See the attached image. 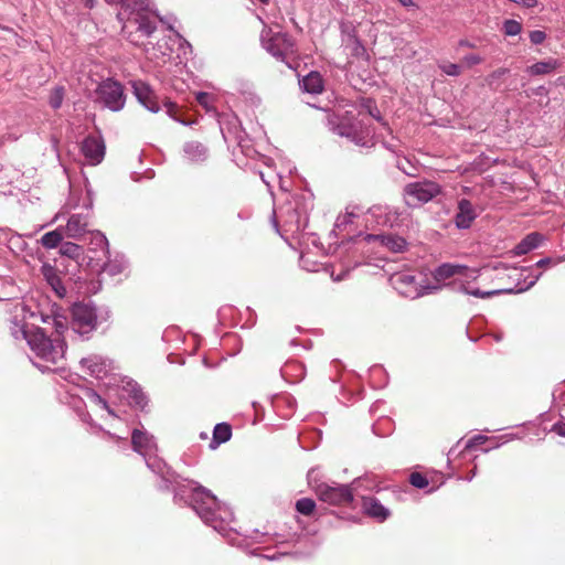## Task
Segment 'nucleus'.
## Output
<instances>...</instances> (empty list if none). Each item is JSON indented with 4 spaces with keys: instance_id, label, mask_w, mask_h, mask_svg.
I'll return each mask as SVG.
<instances>
[{
    "instance_id": "nucleus-1",
    "label": "nucleus",
    "mask_w": 565,
    "mask_h": 565,
    "mask_svg": "<svg viewBox=\"0 0 565 565\" xmlns=\"http://www.w3.org/2000/svg\"><path fill=\"white\" fill-rule=\"evenodd\" d=\"M479 276L480 269L469 268L465 265L452 263H444L433 271V278L437 282L436 285L449 278L456 277L449 284V286H451L455 291L481 299H487L495 295L518 294L526 291L536 284L541 277V274L534 275L530 273L529 268H523L521 270L514 269L513 273L509 275V278L515 281L514 286L489 291H482L479 288H473L470 286V282L477 280Z\"/></svg>"
},
{
    "instance_id": "nucleus-2",
    "label": "nucleus",
    "mask_w": 565,
    "mask_h": 565,
    "mask_svg": "<svg viewBox=\"0 0 565 565\" xmlns=\"http://www.w3.org/2000/svg\"><path fill=\"white\" fill-rule=\"evenodd\" d=\"M120 4L117 13L122 23V35L131 44H141L143 38H149L156 30L157 15L151 10V0H105Z\"/></svg>"
},
{
    "instance_id": "nucleus-3",
    "label": "nucleus",
    "mask_w": 565,
    "mask_h": 565,
    "mask_svg": "<svg viewBox=\"0 0 565 565\" xmlns=\"http://www.w3.org/2000/svg\"><path fill=\"white\" fill-rule=\"evenodd\" d=\"M190 505L199 518L215 531L225 535L230 524L234 521L233 511L217 501L212 492L194 482H189Z\"/></svg>"
},
{
    "instance_id": "nucleus-4",
    "label": "nucleus",
    "mask_w": 565,
    "mask_h": 565,
    "mask_svg": "<svg viewBox=\"0 0 565 565\" xmlns=\"http://www.w3.org/2000/svg\"><path fill=\"white\" fill-rule=\"evenodd\" d=\"M54 324L56 337H47L41 328H34V332L28 338V344L34 353L32 363L42 372L55 371L51 365H55L64 359L65 343L60 335L65 327L56 319H54Z\"/></svg>"
},
{
    "instance_id": "nucleus-5",
    "label": "nucleus",
    "mask_w": 565,
    "mask_h": 565,
    "mask_svg": "<svg viewBox=\"0 0 565 565\" xmlns=\"http://www.w3.org/2000/svg\"><path fill=\"white\" fill-rule=\"evenodd\" d=\"M131 444L134 450L145 458L147 467L160 477L159 489L168 490L172 484L178 483V476L157 456L158 447L152 435L135 428L131 431Z\"/></svg>"
},
{
    "instance_id": "nucleus-6",
    "label": "nucleus",
    "mask_w": 565,
    "mask_h": 565,
    "mask_svg": "<svg viewBox=\"0 0 565 565\" xmlns=\"http://www.w3.org/2000/svg\"><path fill=\"white\" fill-rule=\"evenodd\" d=\"M307 478L309 487L320 501L331 505H347L352 502L353 493L349 486L322 481L317 468L310 469Z\"/></svg>"
},
{
    "instance_id": "nucleus-7",
    "label": "nucleus",
    "mask_w": 565,
    "mask_h": 565,
    "mask_svg": "<svg viewBox=\"0 0 565 565\" xmlns=\"http://www.w3.org/2000/svg\"><path fill=\"white\" fill-rule=\"evenodd\" d=\"M111 313L107 307H96L93 302H78L72 308V328L84 335L94 331L99 323L109 320Z\"/></svg>"
},
{
    "instance_id": "nucleus-8",
    "label": "nucleus",
    "mask_w": 565,
    "mask_h": 565,
    "mask_svg": "<svg viewBox=\"0 0 565 565\" xmlns=\"http://www.w3.org/2000/svg\"><path fill=\"white\" fill-rule=\"evenodd\" d=\"M260 42L271 56L291 67L289 58L296 55L297 49L295 40L289 34L274 31L271 28L264 25Z\"/></svg>"
},
{
    "instance_id": "nucleus-9",
    "label": "nucleus",
    "mask_w": 565,
    "mask_h": 565,
    "mask_svg": "<svg viewBox=\"0 0 565 565\" xmlns=\"http://www.w3.org/2000/svg\"><path fill=\"white\" fill-rule=\"evenodd\" d=\"M307 221V209L301 205L299 196L274 210V225L277 228L278 222H282L286 231L297 232L305 227Z\"/></svg>"
},
{
    "instance_id": "nucleus-10",
    "label": "nucleus",
    "mask_w": 565,
    "mask_h": 565,
    "mask_svg": "<svg viewBox=\"0 0 565 565\" xmlns=\"http://www.w3.org/2000/svg\"><path fill=\"white\" fill-rule=\"evenodd\" d=\"M393 288L402 296L416 299L424 295H430L438 292L441 285H419L417 284L415 276L408 273H396L390 278Z\"/></svg>"
},
{
    "instance_id": "nucleus-11",
    "label": "nucleus",
    "mask_w": 565,
    "mask_h": 565,
    "mask_svg": "<svg viewBox=\"0 0 565 565\" xmlns=\"http://www.w3.org/2000/svg\"><path fill=\"white\" fill-rule=\"evenodd\" d=\"M441 192V186L434 181L408 183L404 188L405 202L408 206H419L431 201Z\"/></svg>"
},
{
    "instance_id": "nucleus-12",
    "label": "nucleus",
    "mask_w": 565,
    "mask_h": 565,
    "mask_svg": "<svg viewBox=\"0 0 565 565\" xmlns=\"http://www.w3.org/2000/svg\"><path fill=\"white\" fill-rule=\"evenodd\" d=\"M334 132L341 137L348 138L360 147H370L373 145V131L363 119H358L352 122L342 120L334 127Z\"/></svg>"
},
{
    "instance_id": "nucleus-13",
    "label": "nucleus",
    "mask_w": 565,
    "mask_h": 565,
    "mask_svg": "<svg viewBox=\"0 0 565 565\" xmlns=\"http://www.w3.org/2000/svg\"><path fill=\"white\" fill-rule=\"evenodd\" d=\"M97 95L103 105L111 111H118L125 106L124 87L117 81L108 78L102 82L97 88Z\"/></svg>"
},
{
    "instance_id": "nucleus-14",
    "label": "nucleus",
    "mask_w": 565,
    "mask_h": 565,
    "mask_svg": "<svg viewBox=\"0 0 565 565\" xmlns=\"http://www.w3.org/2000/svg\"><path fill=\"white\" fill-rule=\"evenodd\" d=\"M147 38L142 39L141 44H136L137 46H143L145 54L148 60L154 61L156 63H166L167 58L173 51V45L177 41H181V36L179 33H174V35H163L161 39L157 41V43L145 42Z\"/></svg>"
},
{
    "instance_id": "nucleus-15",
    "label": "nucleus",
    "mask_w": 565,
    "mask_h": 565,
    "mask_svg": "<svg viewBox=\"0 0 565 565\" xmlns=\"http://www.w3.org/2000/svg\"><path fill=\"white\" fill-rule=\"evenodd\" d=\"M79 363L83 370L97 380L113 375V361L105 356L92 354L87 358H83Z\"/></svg>"
},
{
    "instance_id": "nucleus-16",
    "label": "nucleus",
    "mask_w": 565,
    "mask_h": 565,
    "mask_svg": "<svg viewBox=\"0 0 565 565\" xmlns=\"http://www.w3.org/2000/svg\"><path fill=\"white\" fill-rule=\"evenodd\" d=\"M105 142L102 137L88 136L81 145V152L90 166L99 164L105 157Z\"/></svg>"
},
{
    "instance_id": "nucleus-17",
    "label": "nucleus",
    "mask_w": 565,
    "mask_h": 565,
    "mask_svg": "<svg viewBox=\"0 0 565 565\" xmlns=\"http://www.w3.org/2000/svg\"><path fill=\"white\" fill-rule=\"evenodd\" d=\"M118 386L121 390V397L126 398L129 404L143 411L148 404V397L142 392L140 386L132 380L124 377L120 380Z\"/></svg>"
},
{
    "instance_id": "nucleus-18",
    "label": "nucleus",
    "mask_w": 565,
    "mask_h": 565,
    "mask_svg": "<svg viewBox=\"0 0 565 565\" xmlns=\"http://www.w3.org/2000/svg\"><path fill=\"white\" fill-rule=\"evenodd\" d=\"M369 215L380 226H396L399 222L401 213L397 209L390 205H374L369 210Z\"/></svg>"
},
{
    "instance_id": "nucleus-19",
    "label": "nucleus",
    "mask_w": 565,
    "mask_h": 565,
    "mask_svg": "<svg viewBox=\"0 0 565 565\" xmlns=\"http://www.w3.org/2000/svg\"><path fill=\"white\" fill-rule=\"evenodd\" d=\"M131 84L138 102L151 113H158L160 106L150 86L142 81H134Z\"/></svg>"
},
{
    "instance_id": "nucleus-20",
    "label": "nucleus",
    "mask_w": 565,
    "mask_h": 565,
    "mask_svg": "<svg viewBox=\"0 0 565 565\" xmlns=\"http://www.w3.org/2000/svg\"><path fill=\"white\" fill-rule=\"evenodd\" d=\"M476 217L477 213L471 202L466 199L460 200L458 203V212L455 217L456 226L461 230L469 228Z\"/></svg>"
},
{
    "instance_id": "nucleus-21",
    "label": "nucleus",
    "mask_w": 565,
    "mask_h": 565,
    "mask_svg": "<svg viewBox=\"0 0 565 565\" xmlns=\"http://www.w3.org/2000/svg\"><path fill=\"white\" fill-rule=\"evenodd\" d=\"M88 227V213L72 214L66 224V235L79 238L86 234Z\"/></svg>"
},
{
    "instance_id": "nucleus-22",
    "label": "nucleus",
    "mask_w": 565,
    "mask_h": 565,
    "mask_svg": "<svg viewBox=\"0 0 565 565\" xmlns=\"http://www.w3.org/2000/svg\"><path fill=\"white\" fill-rule=\"evenodd\" d=\"M209 157L207 148L199 141H188L183 146V158L190 163H202Z\"/></svg>"
},
{
    "instance_id": "nucleus-23",
    "label": "nucleus",
    "mask_w": 565,
    "mask_h": 565,
    "mask_svg": "<svg viewBox=\"0 0 565 565\" xmlns=\"http://www.w3.org/2000/svg\"><path fill=\"white\" fill-rule=\"evenodd\" d=\"M362 509L365 514L376 519L379 522H383L390 516V510L374 497L363 498Z\"/></svg>"
},
{
    "instance_id": "nucleus-24",
    "label": "nucleus",
    "mask_w": 565,
    "mask_h": 565,
    "mask_svg": "<svg viewBox=\"0 0 565 565\" xmlns=\"http://www.w3.org/2000/svg\"><path fill=\"white\" fill-rule=\"evenodd\" d=\"M41 271H42L44 279L51 286L53 291L60 298L64 297L66 294V289L62 284V280L57 274V270L53 266H51L49 264H44L41 268Z\"/></svg>"
},
{
    "instance_id": "nucleus-25",
    "label": "nucleus",
    "mask_w": 565,
    "mask_h": 565,
    "mask_svg": "<svg viewBox=\"0 0 565 565\" xmlns=\"http://www.w3.org/2000/svg\"><path fill=\"white\" fill-rule=\"evenodd\" d=\"M281 376L289 383H298L305 376V366L298 361H288L280 369Z\"/></svg>"
},
{
    "instance_id": "nucleus-26",
    "label": "nucleus",
    "mask_w": 565,
    "mask_h": 565,
    "mask_svg": "<svg viewBox=\"0 0 565 565\" xmlns=\"http://www.w3.org/2000/svg\"><path fill=\"white\" fill-rule=\"evenodd\" d=\"M543 242V236L540 233L527 234L520 243L513 248V254L516 256L525 255L531 250L537 248Z\"/></svg>"
},
{
    "instance_id": "nucleus-27",
    "label": "nucleus",
    "mask_w": 565,
    "mask_h": 565,
    "mask_svg": "<svg viewBox=\"0 0 565 565\" xmlns=\"http://www.w3.org/2000/svg\"><path fill=\"white\" fill-rule=\"evenodd\" d=\"M559 66L561 63L558 60L548 58L545 61L537 62L531 66H527L526 73H529L531 76L546 75L552 73Z\"/></svg>"
},
{
    "instance_id": "nucleus-28",
    "label": "nucleus",
    "mask_w": 565,
    "mask_h": 565,
    "mask_svg": "<svg viewBox=\"0 0 565 565\" xmlns=\"http://www.w3.org/2000/svg\"><path fill=\"white\" fill-rule=\"evenodd\" d=\"M301 88L310 94H319L323 89L322 77L317 72H310L300 81Z\"/></svg>"
},
{
    "instance_id": "nucleus-29",
    "label": "nucleus",
    "mask_w": 565,
    "mask_h": 565,
    "mask_svg": "<svg viewBox=\"0 0 565 565\" xmlns=\"http://www.w3.org/2000/svg\"><path fill=\"white\" fill-rule=\"evenodd\" d=\"M84 398L85 401L90 405L95 406L102 409H105L110 415H115L111 408L109 407L108 403L105 398H103L98 393H96L94 390L87 388L84 391Z\"/></svg>"
},
{
    "instance_id": "nucleus-30",
    "label": "nucleus",
    "mask_w": 565,
    "mask_h": 565,
    "mask_svg": "<svg viewBox=\"0 0 565 565\" xmlns=\"http://www.w3.org/2000/svg\"><path fill=\"white\" fill-rule=\"evenodd\" d=\"M356 218V214L353 212H345L337 217L334 223L333 233L335 235L347 232L348 228L353 224Z\"/></svg>"
},
{
    "instance_id": "nucleus-31",
    "label": "nucleus",
    "mask_w": 565,
    "mask_h": 565,
    "mask_svg": "<svg viewBox=\"0 0 565 565\" xmlns=\"http://www.w3.org/2000/svg\"><path fill=\"white\" fill-rule=\"evenodd\" d=\"M232 436V428L226 423L216 424L213 430V440L212 444H223L230 440Z\"/></svg>"
},
{
    "instance_id": "nucleus-32",
    "label": "nucleus",
    "mask_w": 565,
    "mask_h": 565,
    "mask_svg": "<svg viewBox=\"0 0 565 565\" xmlns=\"http://www.w3.org/2000/svg\"><path fill=\"white\" fill-rule=\"evenodd\" d=\"M383 246L387 247L394 253H399L405 249L407 243L401 236L386 235L381 237Z\"/></svg>"
},
{
    "instance_id": "nucleus-33",
    "label": "nucleus",
    "mask_w": 565,
    "mask_h": 565,
    "mask_svg": "<svg viewBox=\"0 0 565 565\" xmlns=\"http://www.w3.org/2000/svg\"><path fill=\"white\" fill-rule=\"evenodd\" d=\"M11 334L15 339H25L28 341L29 335L34 332V329H29L23 322L18 319L12 320L11 322Z\"/></svg>"
},
{
    "instance_id": "nucleus-34",
    "label": "nucleus",
    "mask_w": 565,
    "mask_h": 565,
    "mask_svg": "<svg viewBox=\"0 0 565 565\" xmlns=\"http://www.w3.org/2000/svg\"><path fill=\"white\" fill-rule=\"evenodd\" d=\"M62 239V234L58 232V230H55L45 233L41 238V243L45 248H55L60 245Z\"/></svg>"
},
{
    "instance_id": "nucleus-35",
    "label": "nucleus",
    "mask_w": 565,
    "mask_h": 565,
    "mask_svg": "<svg viewBox=\"0 0 565 565\" xmlns=\"http://www.w3.org/2000/svg\"><path fill=\"white\" fill-rule=\"evenodd\" d=\"M316 509V502L310 498H302L296 502V510L302 515H311Z\"/></svg>"
},
{
    "instance_id": "nucleus-36",
    "label": "nucleus",
    "mask_w": 565,
    "mask_h": 565,
    "mask_svg": "<svg viewBox=\"0 0 565 565\" xmlns=\"http://www.w3.org/2000/svg\"><path fill=\"white\" fill-rule=\"evenodd\" d=\"M502 30L507 36H515L521 33L522 24L516 20L508 19L503 22Z\"/></svg>"
},
{
    "instance_id": "nucleus-37",
    "label": "nucleus",
    "mask_w": 565,
    "mask_h": 565,
    "mask_svg": "<svg viewBox=\"0 0 565 565\" xmlns=\"http://www.w3.org/2000/svg\"><path fill=\"white\" fill-rule=\"evenodd\" d=\"M64 98V88L61 86H57L53 89V92L50 95L49 104L52 108L57 109L62 106Z\"/></svg>"
},
{
    "instance_id": "nucleus-38",
    "label": "nucleus",
    "mask_w": 565,
    "mask_h": 565,
    "mask_svg": "<svg viewBox=\"0 0 565 565\" xmlns=\"http://www.w3.org/2000/svg\"><path fill=\"white\" fill-rule=\"evenodd\" d=\"M163 108H164L167 115L170 116L171 118H173L175 121H178V122H180V124H182L184 126L191 125V122H188V121L182 120V119L177 117L175 113H177L178 106L173 102L166 100L163 103Z\"/></svg>"
},
{
    "instance_id": "nucleus-39",
    "label": "nucleus",
    "mask_w": 565,
    "mask_h": 565,
    "mask_svg": "<svg viewBox=\"0 0 565 565\" xmlns=\"http://www.w3.org/2000/svg\"><path fill=\"white\" fill-rule=\"evenodd\" d=\"M124 260L108 262L104 265V271L108 273L111 276L120 274L124 270Z\"/></svg>"
},
{
    "instance_id": "nucleus-40",
    "label": "nucleus",
    "mask_w": 565,
    "mask_h": 565,
    "mask_svg": "<svg viewBox=\"0 0 565 565\" xmlns=\"http://www.w3.org/2000/svg\"><path fill=\"white\" fill-rule=\"evenodd\" d=\"M409 482L413 487H415L417 489H424L428 486L427 478L419 472H413L409 476Z\"/></svg>"
},
{
    "instance_id": "nucleus-41",
    "label": "nucleus",
    "mask_w": 565,
    "mask_h": 565,
    "mask_svg": "<svg viewBox=\"0 0 565 565\" xmlns=\"http://www.w3.org/2000/svg\"><path fill=\"white\" fill-rule=\"evenodd\" d=\"M439 67L448 76H459L461 73L460 66L455 63H444Z\"/></svg>"
},
{
    "instance_id": "nucleus-42",
    "label": "nucleus",
    "mask_w": 565,
    "mask_h": 565,
    "mask_svg": "<svg viewBox=\"0 0 565 565\" xmlns=\"http://www.w3.org/2000/svg\"><path fill=\"white\" fill-rule=\"evenodd\" d=\"M348 41L352 44V52L354 55H360L364 52V46L361 41L355 36V34H349Z\"/></svg>"
},
{
    "instance_id": "nucleus-43",
    "label": "nucleus",
    "mask_w": 565,
    "mask_h": 565,
    "mask_svg": "<svg viewBox=\"0 0 565 565\" xmlns=\"http://www.w3.org/2000/svg\"><path fill=\"white\" fill-rule=\"evenodd\" d=\"M79 249L78 245L68 242L62 245L61 252L64 255L73 257L79 254Z\"/></svg>"
},
{
    "instance_id": "nucleus-44",
    "label": "nucleus",
    "mask_w": 565,
    "mask_h": 565,
    "mask_svg": "<svg viewBox=\"0 0 565 565\" xmlns=\"http://www.w3.org/2000/svg\"><path fill=\"white\" fill-rule=\"evenodd\" d=\"M529 38L532 44L539 45L545 41L546 33L541 30H534L530 32Z\"/></svg>"
},
{
    "instance_id": "nucleus-45",
    "label": "nucleus",
    "mask_w": 565,
    "mask_h": 565,
    "mask_svg": "<svg viewBox=\"0 0 565 565\" xmlns=\"http://www.w3.org/2000/svg\"><path fill=\"white\" fill-rule=\"evenodd\" d=\"M299 262H300V266H301L303 269L308 270V271H318V270H319V265H318V264H316V263L311 264V263L309 262L308 256H307V255H305V254H302V255L300 256V260H299Z\"/></svg>"
},
{
    "instance_id": "nucleus-46",
    "label": "nucleus",
    "mask_w": 565,
    "mask_h": 565,
    "mask_svg": "<svg viewBox=\"0 0 565 565\" xmlns=\"http://www.w3.org/2000/svg\"><path fill=\"white\" fill-rule=\"evenodd\" d=\"M196 100L199 102L200 105H202L205 109H210V103L212 100V97L209 93H205V92H199L196 94Z\"/></svg>"
},
{
    "instance_id": "nucleus-47",
    "label": "nucleus",
    "mask_w": 565,
    "mask_h": 565,
    "mask_svg": "<svg viewBox=\"0 0 565 565\" xmlns=\"http://www.w3.org/2000/svg\"><path fill=\"white\" fill-rule=\"evenodd\" d=\"M487 440V437L483 435H476L472 438L468 439L465 449H471L477 445H481Z\"/></svg>"
},
{
    "instance_id": "nucleus-48",
    "label": "nucleus",
    "mask_w": 565,
    "mask_h": 565,
    "mask_svg": "<svg viewBox=\"0 0 565 565\" xmlns=\"http://www.w3.org/2000/svg\"><path fill=\"white\" fill-rule=\"evenodd\" d=\"M463 62L467 63V65L472 66L480 64L482 58L477 54H469L463 57Z\"/></svg>"
},
{
    "instance_id": "nucleus-49",
    "label": "nucleus",
    "mask_w": 565,
    "mask_h": 565,
    "mask_svg": "<svg viewBox=\"0 0 565 565\" xmlns=\"http://www.w3.org/2000/svg\"><path fill=\"white\" fill-rule=\"evenodd\" d=\"M509 73V70L505 68V67H501V68H498L495 71H493L490 75H489V81L492 82L494 79H498L504 75H507Z\"/></svg>"
},
{
    "instance_id": "nucleus-50",
    "label": "nucleus",
    "mask_w": 565,
    "mask_h": 565,
    "mask_svg": "<svg viewBox=\"0 0 565 565\" xmlns=\"http://www.w3.org/2000/svg\"><path fill=\"white\" fill-rule=\"evenodd\" d=\"M553 433L557 434L558 436L561 437H564L565 438V423L563 422H557L555 423L553 426H552V429H551Z\"/></svg>"
},
{
    "instance_id": "nucleus-51",
    "label": "nucleus",
    "mask_w": 565,
    "mask_h": 565,
    "mask_svg": "<svg viewBox=\"0 0 565 565\" xmlns=\"http://www.w3.org/2000/svg\"><path fill=\"white\" fill-rule=\"evenodd\" d=\"M366 108H367V113L370 116H372L374 119H376L379 121L382 120V117H381L380 111L376 106L367 105Z\"/></svg>"
},
{
    "instance_id": "nucleus-52",
    "label": "nucleus",
    "mask_w": 565,
    "mask_h": 565,
    "mask_svg": "<svg viewBox=\"0 0 565 565\" xmlns=\"http://www.w3.org/2000/svg\"><path fill=\"white\" fill-rule=\"evenodd\" d=\"M553 263H554V260L552 258L545 257V258H542L539 262H536L535 267L544 268V267H546V266H548V265H551Z\"/></svg>"
},
{
    "instance_id": "nucleus-53",
    "label": "nucleus",
    "mask_w": 565,
    "mask_h": 565,
    "mask_svg": "<svg viewBox=\"0 0 565 565\" xmlns=\"http://www.w3.org/2000/svg\"><path fill=\"white\" fill-rule=\"evenodd\" d=\"M96 238L98 239L99 244L105 245V246L108 245L107 238H106V236L104 234L98 232L96 234Z\"/></svg>"
},
{
    "instance_id": "nucleus-54",
    "label": "nucleus",
    "mask_w": 565,
    "mask_h": 565,
    "mask_svg": "<svg viewBox=\"0 0 565 565\" xmlns=\"http://www.w3.org/2000/svg\"><path fill=\"white\" fill-rule=\"evenodd\" d=\"M404 7H414L415 3L413 0H397Z\"/></svg>"
},
{
    "instance_id": "nucleus-55",
    "label": "nucleus",
    "mask_w": 565,
    "mask_h": 565,
    "mask_svg": "<svg viewBox=\"0 0 565 565\" xmlns=\"http://www.w3.org/2000/svg\"><path fill=\"white\" fill-rule=\"evenodd\" d=\"M85 7L93 8L95 6L96 0H83Z\"/></svg>"
},
{
    "instance_id": "nucleus-56",
    "label": "nucleus",
    "mask_w": 565,
    "mask_h": 565,
    "mask_svg": "<svg viewBox=\"0 0 565 565\" xmlns=\"http://www.w3.org/2000/svg\"><path fill=\"white\" fill-rule=\"evenodd\" d=\"M499 439L501 440V444H504L507 441H509L511 439V436L510 435H503V436H500Z\"/></svg>"
},
{
    "instance_id": "nucleus-57",
    "label": "nucleus",
    "mask_w": 565,
    "mask_h": 565,
    "mask_svg": "<svg viewBox=\"0 0 565 565\" xmlns=\"http://www.w3.org/2000/svg\"><path fill=\"white\" fill-rule=\"evenodd\" d=\"M537 94H546V88L544 86H540L537 88Z\"/></svg>"
},
{
    "instance_id": "nucleus-58",
    "label": "nucleus",
    "mask_w": 565,
    "mask_h": 565,
    "mask_svg": "<svg viewBox=\"0 0 565 565\" xmlns=\"http://www.w3.org/2000/svg\"><path fill=\"white\" fill-rule=\"evenodd\" d=\"M475 476H476V469H475V470H472V472H471V473H469V476L467 477V480H468V481H471V480H472V478H473Z\"/></svg>"
},
{
    "instance_id": "nucleus-59",
    "label": "nucleus",
    "mask_w": 565,
    "mask_h": 565,
    "mask_svg": "<svg viewBox=\"0 0 565 565\" xmlns=\"http://www.w3.org/2000/svg\"><path fill=\"white\" fill-rule=\"evenodd\" d=\"M460 45L462 46H469V47H472V44H470L469 42L467 41H460Z\"/></svg>"
},
{
    "instance_id": "nucleus-60",
    "label": "nucleus",
    "mask_w": 565,
    "mask_h": 565,
    "mask_svg": "<svg viewBox=\"0 0 565 565\" xmlns=\"http://www.w3.org/2000/svg\"><path fill=\"white\" fill-rule=\"evenodd\" d=\"M384 146H385V148H387L388 150H391V151L395 152V150H394V148H393V146H392V145H390V143H384Z\"/></svg>"
},
{
    "instance_id": "nucleus-61",
    "label": "nucleus",
    "mask_w": 565,
    "mask_h": 565,
    "mask_svg": "<svg viewBox=\"0 0 565 565\" xmlns=\"http://www.w3.org/2000/svg\"><path fill=\"white\" fill-rule=\"evenodd\" d=\"M49 319H51L49 316L44 317L43 315H41L42 322H49Z\"/></svg>"
},
{
    "instance_id": "nucleus-62",
    "label": "nucleus",
    "mask_w": 565,
    "mask_h": 565,
    "mask_svg": "<svg viewBox=\"0 0 565 565\" xmlns=\"http://www.w3.org/2000/svg\"><path fill=\"white\" fill-rule=\"evenodd\" d=\"M260 177H262V180L264 181V183H266L269 186V182L264 178L263 173H260Z\"/></svg>"
},
{
    "instance_id": "nucleus-63",
    "label": "nucleus",
    "mask_w": 565,
    "mask_h": 565,
    "mask_svg": "<svg viewBox=\"0 0 565 565\" xmlns=\"http://www.w3.org/2000/svg\"><path fill=\"white\" fill-rule=\"evenodd\" d=\"M342 278H343L342 276H337V277H334V278H333V280L339 281V280H341Z\"/></svg>"
},
{
    "instance_id": "nucleus-64",
    "label": "nucleus",
    "mask_w": 565,
    "mask_h": 565,
    "mask_svg": "<svg viewBox=\"0 0 565 565\" xmlns=\"http://www.w3.org/2000/svg\"><path fill=\"white\" fill-rule=\"evenodd\" d=\"M262 3H268V0H259Z\"/></svg>"
}]
</instances>
